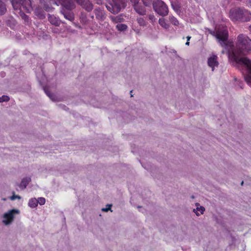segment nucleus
Masks as SVG:
<instances>
[{"mask_svg":"<svg viewBox=\"0 0 251 251\" xmlns=\"http://www.w3.org/2000/svg\"><path fill=\"white\" fill-rule=\"evenodd\" d=\"M250 30L251 31V26L250 27Z\"/></svg>","mask_w":251,"mask_h":251,"instance_id":"nucleus-40","label":"nucleus"},{"mask_svg":"<svg viewBox=\"0 0 251 251\" xmlns=\"http://www.w3.org/2000/svg\"><path fill=\"white\" fill-rule=\"evenodd\" d=\"M17 199H19V200H20L21 199V197L20 196H19V195H15L14 193H13V195L10 197V199L11 201H14V200H15Z\"/></svg>","mask_w":251,"mask_h":251,"instance_id":"nucleus-25","label":"nucleus"},{"mask_svg":"<svg viewBox=\"0 0 251 251\" xmlns=\"http://www.w3.org/2000/svg\"><path fill=\"white\" fill-rule=\"evenodd\" d=\"M76 2L87 11H91L93 9L92 3L87 0H76Z\"/></svg>","mask_w":251,"mask_h":251,"instance_id":"nucleus-8","label":"nucleus"},{"mask_svg":"<svg viewBox=\"0 0 251 251\" xmlns=\"http://www.w3.org/2000/svg\"><path fill=\"white\" fill-rule=\"evenodd\" d=\"M6 11V8L5 5L0 0V15H2Z\"/></svg>","mask_w":251,"mask_h":251,"instance_id":"nucleus-17","label":"nucleus"},{"mask_svg":"<svg viewBox=\"0 0 251 251\" xmlns=\"http://www.w3.org/2000/svg\"><path fill=\"white\" fill-rule=\"evenodd\" d=\"M169 21L170 22L174 25H179V23L178 20L174 16H169Z\"/></svg>","mask_w":251,"mask_h":251,"instance_id":"nucleus-16","label":"nucleus"},{"mask_svg":"<svg viewBox=\"0 0 251 251\" xmlns=\"http://www.w3.org/2000/svg\"><path fill=\"white\" fill-rule=\"evenodd\" d=\"M9 100V98L7 96H2L0 97V102L7 101Z\"/></svg>","mask_w":251,"mask_h":251,"instance_id":"nucleus-22","label":"nucleus"},{"mask_svg":"<svg viewBox=\"0 0 251 251\" xmlns=\"http://www.w3.org/2000/svg\"><path fill=\"white\" fill-rule=\"evenodd\" d=\"M250 6H251V5Z\"/></svg>","mask_w":251,"mask_h":251,"instance_id":"nucleus-41","label":"nucleus"},{"mask_svg":"<svg viewBox=\"0 0 251 251\" xmlns=\"http://www.w3.org/2000/svg\"><path fill=\"white\" fill-rule=\"evenodd\" d=\"M133 3H138L139 0H130Z\"/></svg>","mask_w":251,"mask_h":251,"instance_id":"nucleus-30","label":"nucleus"},{"mask_svg":"<svg viewBox=\"0 0 251 251\" xmlns=\"http://www.w3.org/2000/svg\"><path fill=\"white\" fill-rule=\"evenodd\" d=\"M229 17L233 22H247L251 20V13L244 8H233L229 11Z\"/></svg>","mask_w":251,"mask_h":251,"instance_id":"nucleus-2","label":"nucleus"},{"mask_svg":"<svg viewBox=\"0 0 251 251\" xmlns=\"http://www.w3.org/2000/svg\"><path fill=\"white\" fill-rule=\"evenodd\" d=\"M149 19L151 20L152 21H153L155 18H154V16L153 15H150L149 16Z\"/></svg>","mask_w":251,"mask_h":251,"instance_id":"nucleus-29","label":"nucleus"},{"mask_svg":"<svg viewBox=\"0 0 251 251\" xmlns=\"http://www.w3.org/2000/svg\"><path fill=\"white\" fill-rule=\"evenodd\" d=\"M125 7L124 0H112V2L106 5L107 9L111 13H118L121 8Z\"/></svg>","mask_w":251,"mask_h":251,"instance_id":"nucleus-5","label":"nucleus"},{"mask_svg":"<svg viewBox=\"0 0 251 251\" xmlns=\"http://www.w3.org/2000/svg\"><path fill=\"white\" fill-rule=\"evenodd\" d=\"M116 27L119 31H124L126 29L127 26L124 24H118Z\"/></svg>","mask_w":251,"mask_h":251,"instance_id":"nucleus-20","label":"nucleus"},{"mask_svg":"<svg viewBox=\"0 0 251 251\" xmlns=\"http://www.w3.org/2000/svg\"><path fill=\"white\" fill-rule=\"evenodd\" d=\"M28 205L31 208H35L37 206V200L36 198H31L29 200Z\"/></svg>","mask_w":251,"mask_h":251,"instance_id":"nucleus-14","label":"nucleus"},{"mask_svg":"<svg viewBox=\"0 0 251 251\" xmlns=\"http://www.w3.org/2000/svg\"><path fill=\"white\" fill-rule=\"evenodd\" d=\"M19 0H12V4L14 9H18L20 6V3H19Z\"/></svg>","mask_w":251,"mask_h":251,"instance_id":"nucleus-18","label":"nucleus"},{"mask_svg":"<svg viewBox=\"0 0 251 251\" xmlns=\"http://www.w3.org/2000/svg\"><path fill=\"white\" fill-rule=\"evenodd\" d=\"M21 16H22L23 19H25V21L27 20L28 17L26 15H25V14H21Z\"/></svg>","mask_w":251,"mask_h":251,"instance_id":"nucleus-28","label":"nucleus"},{"mask_svg":"<svg viewBox=\"0 0 251 251\" xmlns=\"http://www.w3.org/2000/svg\"><path fill=\"white\" fill-rule=\"evenodd\" d=\"M207 64L211 68L212 71H213L215 68L217 67L219 65L217 56L214 54L210 55L207 59Z\"/></svg>","mask_w":251,"mask_h":251,"instance_id":"nucleus-7","label":"nucleus"},{"mask_svg":"<svg viewBox=\"0 0 251 251\" xmlns=\"http://www.w3.org/2000/svg\"><path fill=\"white\" fill-rule=\"evenodd\" d=\"M190 38H191V37H190V36H187V40H188V41H189V40H190Z\"/></svg>","mask_w":251,"mask_h":251,"instance_id":"nucleus-34","label":"nucleus"},{"mask_svg":"<svg viewBox=\"0 0 251 251\" xmlns=\"http://www.w3.org/2000/svg\"><path fill=\"white\" fill-rule=\"evenodd\" d=\"M49 20L52 25L56 26L60 24V21L53 15H50L49 16Z\"/></svg>","mask_w":251,"mask_h":251,"instance_id":"nucleus-13","label":"nucleus"},{"mask_svg":"<svg viewBox=\"0 0 251 251\" xmlns=\"http://www.w3.org/2000/svg\"><path fill=\"white\" fill-rule=\"evenodd\" d=\"M31 181V178L30 177H25L23 178L19 185V187L22 189H24L26 188L27 184Z\"/></svg>","mask_w":251,"mask_h":251,"instance_id":"nucleus-11","label":"nucleus"},{"mask_svg":"<svg viewBox=\"0 0 251 251\" xmlns=\"http://www.w3.org/2000/svg\"><path fill=\"white\" fill-rule=\"evenodd\" d=\"M111 205L109 204V205H106V207L105 208H103L102 209V210L103 211H105V212H107L109 210H110V207H111Z\"/></svg>","mask_w":251,"mask_h":251,"instance_id":"nucleus-27","label":"nucleus"},{"mask_svg":"<svg viewBox=\"0 0 251 251\" xmlns=\"http://www.w3.org/2000/svg\"><path fill=\"white\" fill-rule=\"evenodd\" d=\"M65 17L66 18V19H68L70 21H72L73 20V17L72 15H71V14H66L65 15Z\"/></svg>","mask_w":251,"mask_h":251,"instance_id":"nucleus-26","label":"nucleus"},{"mask_svg":"<svg viewBox=\"0 0 251 251\" xmlns=\"http://www.w3.org/2000/svg\"><path fill=\"white\" fill-rule=\"evenodd\" d=\"M50 4H52V3H56V2L55 1L50 0Z\"/></svg>","mask_w":251,"mask_h":251,"instance_id":"nucleus-32","label":"nucleus"},{"mask_svg":"<svg viewBox=\"0 0 251 251\" xmlns=\"http://www.w3.org/2000/svg\"><path fill=\"white\" fill-rule=\"evenodd\" d=\"M154 10L159 15L164 16L168 13V8L161 0H154L153 3Z\"/></svg>","mask_w":251,"mask_h":251,"instance_id":"nucleus-4","label":"nucleus"},{"mask_svg":"<svg viewBox=\"0 0 251 251\" xmlns=\"http://www.w3.org/2000/svg\"><path fill=\"white\" fill-rule=\"evenodd\" d=\"M45 92L47 94V95L48 96V97L52 100V101H56V98L55 95H54L53 94H51L48 91L46 90L45 89Z\"/></svg>","mask_w":251,"mask_h":251,"instance_id":"nucleus-19","label":"nucleus"},{"mask_svg":"<svg viewBox=\"0 0 251 251\" xmlns=\"http://www.w3.org/2000/svg\"><path fill=\"white\" fill-rule=\"evenodd\" d=\"M134 9L140 15H144L146 14V11L145 8L143 7H140L138 5V3H134Z\"/></svg>","mask_w":251,"mask_h":251,"instance_id":"nucleus-12","label":"nucleus"},{"mask_svg":"<svg viewBox=\"0 0 251 251\" xmlns=\"http://www.w3.org/2000/svg\"><path fill=\"white\" fill-rule=\"evenodd\" d=\"M3 201H5V200H6V199H3Z\"/></svg>","mask_w":251,"mask_h":251,"instance_id":"nucleus-39","label":"nucleus"},{"mask_svg":"<svg viewBox=\"0 0 251 251\" xmlns=\"http://www.w3.org/2000/svg\"><path fill=\"white\" fill-rule=\"evenodd\" d=\"M45 9L47 11H50V8L49 7L45 6Z\"/></svg>","mask_w":251,"mask_h":251,"instance_id":"nucleus-31","label":"nucleus"},{"mask_svg":"<svg viewBox=\"0 0 251 251\" xmlns=\"http://www.w3.org/2000/svg\"><path fill=\"white\" fill-rule=\"evenodd\" d=\"M39 10L38 9H36L35 11V13L36 14V15L38 16L39 18H43L44 17V14L43 13V12H39Z\"/></svg>","mask_w":251,"mask_h":251,"instance_id":"nucleus-24","label":"nucleus"},{"mask_svg":"<svg viewBox=\"0 0 251 251\" xmlns=\"http://www.w3.org/2000/svg\"><path fill=\"white\" fill-rule=\"evenodd\" d=\"M249 3L250 5L251 6V0H249Z\"/></svg>","mask_w":251,"mask_h":251,"instance_id":"nucleus-35","label":"nucleus"},{"mask_svg":"<svg viewBox=\"0 0 251 251\" xmlns=\"http://www.w3.org/2000/svg\"><path fill=\"white\" fill-rule=\"evenodd\" d=\"M18 1L20 6L18 9H21L22 8L24 10L28 13L32 10L31 0H19Z\"/></svg>","mask_w":251,"mask_h":251,"instance_id":"nucleus-6","label":"nucleus"},{"mask_svg":"<svg viewBox=\"0 0 251 251\" xmlns=\"http://www.w3.org/2000/svg\"><path fill=\"white\" fill-rule=\"evenodd\" d=\"M37 200V203L41 205H44L46 202V200L44 198L40 197L38 198Z\"/></svg>","mask_w":251,"mask_h":251,"instance_id":"nucleus-21","label":"nucleus"},{"mask_svg":"<svg viewBox=\"0 0 251 251\" xmlns=\"http://www.w3.org/2000/svg\"><path fill=\"white\" fill-rule=\"evenodd\" d=\"M248 85H249L250 86H251V83L250 84H248Z\"/></svg>","mask_w":251,"mask_h":251,"instance_id":"nucleus-38","label":"nucleus"},{"mask_svg":"<svg viewBox=\"0 0 251 251\" xmlns=\"http://www.w3.org/2000/svg\"><path fill=\"white\" fill-rule=\"evenodd\" d=\"M103 16V13L101 12V17H102Z\"/></svg>","mask_w":251,"mask_h":251,"instance_id":"nucleus-37","label":"nucleus"},{"mask_svg":"<svg viewBox=\"0 0 251 251\" xmlns=\"http://www.w3.org/2000/svg\"><path fill=\"white\" fill-rule=\"evenodd\" d=\"M196 208L193 209V212L196 214L197 216H199L203 214L205 211V208L201 206L200 203H196L195 204Z\"/></svg>","mask_w":251,"mask_h":251,"instance_id":"nucleus-10","label":"nucleus"},{"mask_svg":"<svg viewBox=\"0 0 251 251\" xmlns=\"http://www.w3.org/2000/svg\"><path fill=\"white\" fill-rule=\"evenodd\" d=\"M138 24L141 25H145V21L143 18H139L137 19Z\"/></svg>","mask_w":251,"mask_h":251,"instance_id":"nucleus-23","label":"nucleus"},{"mask_svg":"<svg viewBox=\"0 0 251 251\" xmlns=\"http://www.w3.org/2000/svg\"><path fill=\"white\" fill-rule=\"evenodd\" d=\"M159 25L164 28L167 29L169 27V25L166 22L164 18H160L159 20Z\"/></svg>","mask_w":251,"mask_h":251,"instance_id":"nucleus-15","label":"nucleus"},{"mask_svg":"<svg viewBox=\"0 0 251 251\" xmlns=\"http://www.w3.org/2000/svg\"><path fill=\"white\" fill-rule=\"evenodd\" d=\"M189 45V41L187 40L186 43V45L188 46Z\"/></svg>","mask_w":251,"mask_h":251,"instance_id":"nucleus-33","label":"nucleus"},{"mask_svg":"<svg viewBox=\"0 0 251 251\" xmlns=\"http://www.w3.org/2000/svg\"><path fill=\"white\" fill-rule=\"evenodd\" d=\"M210 33L215 36L223 46L225 45L228 51L229 60L242 67V74L245 81L247 84L251 83V60L246 57H242L241 55H246L251 52V40L246 35L240 34L238 36L236 47L232 43L226 44L228 37L227 28L224 25H219L215 31Z\"/></svg>","mask_w":251,"mask_h":251,"instance_id":"nucleus-1","label":"nucleus"},{"mask_svg":"<svg viewBox=\"0 0 251 251\" xmlns=\"http://www.w3.org/2000/svg\"><path fill=\"white\" fill-rule=\"evenodd\" d=\"M20 211L18 209H12L8 210L3 214L1 216V222L5 226H8L12 224L15 217L19 215Z\"/></svg>","mask_w":251,"mask_h":251,"instance_id":"nucleus-3","label":"nucleus"},{"mask_svg":"<svg viewBox=\"0 0 251 251\" xmlns=\"http://www.w3.org/2000/svg\"><path fill=\"white\" fill-rule=\"evenodd\" d=\"M115 19H116L115 18H113V17H112V19L113 21H114V20H115Z\"/></svg>","mask_w":251,"mask_h":251,"instance_id":"nucleus-36","label":"nucleus"},{"mask_svg":"<svg viewBox=\"0 0 251 251\" xmlns=\"http://www.w3.org/2000/svg\"><path fill=\"white\" fill-rule=\"evenodd\" d=\"M61 4L67 9L71 10L75 7V4L73 0H59Z\"/></svg>","mask_w":251,"mask_h":251,"instance_id":"nucleus-9","label":"nucleus"}]
</instances>
